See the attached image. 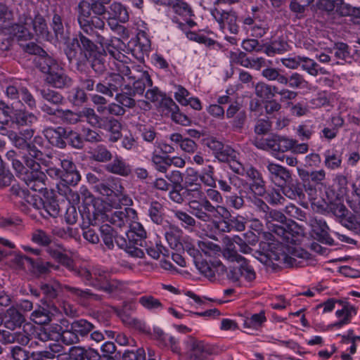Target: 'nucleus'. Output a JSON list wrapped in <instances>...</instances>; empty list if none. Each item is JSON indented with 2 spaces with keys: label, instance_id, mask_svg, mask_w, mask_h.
I'll list each match as a JSON object with an SVG mask.
<instances>
[{
  "label": "nucleus",
  "instance_id": "9d476101",
  "mask_svg": "<svg viewBox=\"0 0 360 360\" xmlns=\"http://www.w3.org/2000/svg\"><path fill=\"white\" fill-rule=\"evenodd\" d=\"M93 276L95 277L96 281H92L90 285L108 293L112 292L122 285L120 281L110 279V272L101 266H96L94 268L92 276Z\"/></svg>",
  "mask_w": 360,
  "mask_h": 360
},
{
  "label": "nucleus",
  "instance_id": "6e6552de",
  "mask_svg": "<svg viewBox=\"0 0 360 360\" xmlns=\"http://www.w3.org/2000/svg\"><path fill=\"white\" fill-rule=\"evenodd\" d=\"M266 219L269 231L281 238L283 242L288 243L291 233L285 227V216L279 211L271 210L266 214Z\"/></svg>",
  "mask_w": 360,
  "mask_h": 360
},
{
  "label": "nucleus",
  "instance_id": "b1692460",
  "mask_svg": "<svg viewBox=\"0 0 360 360\" xmlns=\"http://www.w3.org/2000/svg\"><path fill=\"white\" fill-rule=\"evenodd\" d=\"M69 352L72 360H96L100 357L98 351L91 347L72 346Z\"/></svg>",
  "mask_w": 360,
  "mask_h": 360
},
{
  "label": "nucleus",
  "instance_id": "864d4df0",
  "mask_svg": "<svg viewBox=\"0 0 360 360\" xmlns=\"http://www.w3.org/2000/svg\"><path fill=\"white\" fill-rule=\"evenodd\" d=\"M139 302L146 309L150 311H156L162 309V304L160 301L151 295L141 296L139 299Z\"/></svg>",
  "mask_w": 360,
  "mask_h": 360
},
{
  "label": "nucleus",
  "instance_id": "72a5a7b5",
  "mask_svg": "<svg viewBox=\"0 0 360 360\" xmlns=\"http://www.w3.org/2000/svg\"><path fill=\"white\" fill-rule=\"evenodd\" d=\"M301 68L304 71L313 77H316L319 74H328L325 68L320 67L313 59L305 56L302 58Z\"/></svg>",
  "mask_w": 360,
  "mask_h": 360
},
{
  "label": "nucleus",
  "instance_id": "f3484780",
  "mask_svg": "<svg viewBox=\"0 0 360 360\" xmlns=\"http://www.w3.org/2000/svg\"><path fill=\"white\" fill-rule=\"evenodd\" d=\"M137 219V213L132 208H124L121 210L110 212L106 222H110L115 226L122 228L129 226L131 220Z\"/></svg>",
  "mask_w": 360,
  "mask_h": 360
},
{
  "label": "nucleus",
  "instance_id": "bf43d9fd",
  "mask_svg": "<svg viewBox=\"0 0 360 360\" xmlns=\"http://www.w3.org/2000/svg\"><path fill=\"white\" fill-rule=\"evenodd\" d=\"M288 44L283 40H275L274 41L270 46L266 47L265 50V53L271 56L274 53H283L289 49Z\"/></svg>",
  "mask_w": 360,
  "mask_h": 360
},
{
  "label": "nucleus",
  "instance_id": "39448f33",
  "mask_svg": "<svg viewBox=\"0 0 360 360\" xmlns=\"http://www.w3.org/2000/svg\"><path fill=\"white\" fill-rule=\"evenodd\" d=\"M238 265L230 269L228 279L237 286H248L256 278V273L248 261L242 257L235 260Z\"/></svg>",
  "mask_w": 360,
  "mask_h": 360
},
{
  "label": "nucleus",
  "instance_id": "c85d7f7f",
  "mask_svg": "<svg viewBox=\"0 0 360 360\" xmlns=\"http://www.w3.org/2000/svg\"><path fill=\"white\" fill-rule=\"evenodd\" d=\"M46 81L56 88H63L71 85L72 80L64 72L60 66L58 70L51 72L46 76Z\"/></svg>",
  "mask_w": 360,
  "mask_h": 360
},
{
  "label": "nucleus",
  "instance_id": "f257e3e1",
  "mask_svg": "<svg viewBox=\"0 0 360 360\" xmlns=\"http://www.w3.org/2000/svg\"><path fill=\"white\" fill-rule=\"evenodd\" d=\"M169 198L177 204L188 201L191 214L203 222H210L214 219H229L231 217L226 207L214 205L207 199L202 185L183 188L182 190L169 193Z\"/></svg>",
  "mask_w": 360,
  "mask_h": 360
},
{
  "label": "nucleus",
  "instance_id": "37998d69",
  "mask_svg": "<svg viewBox=\"0 0 360 360\" xmlns=\"http://www.w3.org/2000/svg\"><path fill=\"white\" fill-rule=\"evenodd\" d=\"M112 158L111 152L103 145H98L91 152V158L96 162H106Z\"/></svg>",
  "mask_w": 360,
  "mask_h": 360
},
{
  "label": "nucleus",
  "instance_id": "c03bdc74",
  "mask_svg": "<svg viewBox=\"0 0 360 360\" xmlns=\"http://www.w3.org/2000/svg\"><path fill=\"white\" fill-rule=\"evenodd\" d=\"M79 52L81 46L77 37L70 39L65 42V53L70 62L75 60Z\"/></svg>",
  "mask_w": 360,
  "mask_h": 360
},
{
  "label": "nucleus",
  "instance_id": "603ef678",
  "mask_svg": "<svg viewBox=\"0 0 360 360\" xmlns=\"http://www.w3.org/2000/svg\"><path fill=\"white\" fill-rule=\"evenodd\" d=\"M172 7L174 12L179 15L184 17H191L193 15V11L191 6L186 2L181 0H171L170 5Z\"/></svg>",
  "mask_w": 360,
  "mask_h": 360
},
{
  "label": "nucleus",
  "instance_id": "9b49d317",
  "mask_svg": "<svg viewBox=\"0 0 360 360\" xmlns=\"http://www.w3.org/2000/svg\"><path fill=\"white\" fill-rule=\"evenodd\" d=\"M127 83L126 78L120 74H111L96 85V91L105 96L112 97Z\"/></svg>",
  "mask_w": 360,
  "mask_h": 360
},
{
  "label": "nucleus",
  "instance_id": "052dcab7",
  "mask_svg": "<svg viewBox=\"0 0 360 360\" xmlns=\"http://www.w3.org/2000/svg\"><path fill=\"white\" fill-rule=\"evenodd\" d=\"M32 240L37 245L48 246L51 244L52 238L42 229H36L32 233Z\"/></svg>",
  "mask_w": 360,
  "mask_h": 360
},
{
  "label": "nucleus",
  "instance_id": "3c124183",
  "mask_svg": "<svg viewBox=\"0 0 360 360\" xmlns=\"http://www.w3.org/2000/svg\"><path fill=\"white\" fill-rule=\"evenodd\" d=\"M282 187V192L285 196L287 198L296 200V199H303L304 194L302 191V189L297 185L295 184H286Z\"/></svg>",
  "mask_w": 360,
  "mask_h": 360
},
{
  "label": "nucleus",
  "instance_id": "49530a36",
  "mask_svg": "<svg viewBox=\"0 0 360 360\" xmlns=\"http://www.w3.org/2000/svg\"><path fill=\"white\" fill-rule=\"evenodd\" d=\"M174 216L180 221V224L184 229H193L196 224L195 219L187 212L178 210L173 211Z\"/></svg>",
  "mask_w": 360,
  "mask_h": 360
},
{
  "label": "nucleus",
  "instance_id": "c9c22d12",
  "mask_svg": "<svg viewBox=\"0 0 360 360\" xmlns=\"http://www.w3.org/2000/svg\"><path fill=\"white\" fill-rule=\"evenodd\" d=\"M71 330L78 337L84 338L94 328V326L85 319L74 321L71 324Z\"/></svg>",
  "mask_w": 360,
  "mask_h": 360
},
{
  "label": "nucleus",
  "instance_id": "4be33fe9",
  "mask_svg": "<svg viewBox=\"0 0 360 360\" xmlns=\"http://www.w3.org/2000/svg\"><path fill=\"white\" fill-rule=\"evenodd\" d=\"M342 309L335 312V316L339 319L338 321L331 324L329 327L340 328L345 325L350 323L352 317L356 315L355 308L347 302H342Z\"/></svg>",
  "mask_w": 360,
  "mask_h": 360
},
{
  "label": "nucleus",
  "instance_id": "cd10ccee",
  "mask_svg": "<svg viewBox=\"0 0 360 360\" xmlns=\"http://www.w3.org/2000/svg\"><path fill=\"white\" fill-rule=\"evenodd\" d=\"M106 169L110 173L122 176H127L131 172V167L120 156L116 155L113 160L107 165Z\"/></svg>",
  "mask_w": 360,
  "mask_h": 360
},
{
  "label": "nucleus",
  "instance_id": "7c9ffc66",
  "mask_svg": "<svg viewBox=\"0 0 360 360\" xmlns=\"http://www.w3.org/2000/svg\"><path fill=\"white\" fill-rule=\"evenodd\" d=\"M24 321L23 316L14 307L7 309L5 314L4 325L9 330H15Z\"/></svg>",
  "mask_w": 360,
  "mask_h": 360
},
{
  "label": "nucleus",
  "instance_id": "473e14b6",
  "mask_svg": "<svg viewBox=\"0 0 360 360\" xmlns=\"http://www.w3.org/2000/svg\"><path fill=\"white\" fill-rule=\"evenodd\" d=\"M277 136L278 135L273 134L266 138L256 137L253 139L252 143L258 149L277 152Z\"/></svg>",
  "mask_w": 360,
  "mask_h": 360
},
{
  "label": "nucleus",
  "instance_id": "a19ab883",
  "mask_svg": "<svg viewBox=\"0 0 360 360\" xmlns=\"http://www.w3.org/2000/svg\"><path fill=\"white\" fill-rule=\"evenodd\" d=\"M129 227V231L126 232L128 240H134L135 236L138 237L139 240L137 241H141V238H146V232L143 226L136 219L131 220Z\"/></svg>",
  "mask_w": 360,
  "mask_h": 360
},
{
  "label": "nucleus",
  "instance_id": "0eeeda50",
  "mask_svg": "<svg viewBox=\"0 0 360 360\" xmlns=\"http://www.w3.org/2000/svg\"><path fill=\"white\" fill-rule=\"evenodd\" d=\"M108 53L113 58V68L118 72L117 74L126 78L127 83H129V81L131 80V77H134V80H138L142 78L143 75H149L146 71L139 72L138 75L134 74L128 65L130 59L118 50L108 49Z\"/></svg>",
  "mask_w": 360,
  "mask_h": 360
},
{
  "label": "nucleus",
  "instance_id": "69168bd1",
  "mask_svg": "<svg viewBox=\"0 0 360 360\" xmlns=\"http://www.w3.org/2000/svg\"><path fill=\"white\" fill-rule=\"evenodd\" d=\"M58 117L64 122L70 124H74L81 121L80 113L75 112L70 110H63L58 111Z\"/></svg>",
  "mask_w": 360,
  "mask_h": 360
},
{
  "label": "nucleus",
  "instance_id": "09e8293b",
  "mask_svg": "<svg viewBox=\"0 0 360 360\" xmlns=\"http://www.w3.org/2000/svg\"><path fill=\"white\" fill-rule=\"evenodd\" d=\"M324 165L329 169H336L341 167L342 158L335 152L327 150L324 153Z\"/></svg>",
  "mask_w": 360,
  "mask_h": 360
},
{
  "label": "nucleus",
  "instance_id": "4c0bfd02",
  "mask_svg": "<svg viewBox=\"0 0 360 360\" xmlns=\"http://www.w3.org/2000/svg\"><path fill=\"white\" fill-rule=\"evenodd\" d=\"M11 119L18 126H27L37 121V117L34 114L22 110H16Z\"/></svg>",
  "mask_w": 360,
  "mask_h": 360
},
{
  "label": "nucleus",
  "instance_id": "13d9d810",
  "mask_svg": "<svg viewBox=\"0 0 360 360\" xmlns=\"http://www.w3.org/2000/svg\"><path fill=\"white\" fill-rule=\"evenodd\" d=\"M166 177L172 183V189L169 193L183 189L182 182L184 180V176L180 171L173 170L169 173Z\"/></svg>",
  "mask_w": 360,
  "mask_h": 360
},
{
  "label": "nucleus",
  "instance_id": "2f4dec72",
  "mask_svg": "<svg viewBox=\"0 0 360 360\" xmlns=\"http://www.w3.org/2000/svg\"><path fill=\"white\" fill-rule=\"evenodd\" d=\"M37 63L40 70L47 75L58 70L60 66L54 58L49 56L46 52L45 54L38 57Z\"/></svg>",
  "mask_w": 360,
  "mask_h": 360
},
{
  "label": "nucleus",
  "instance_id": "79ce46f5",
  "mask_svg": "<svg viewBox=\"0 0 360 360\" xmlns=\"http://www.w3.org/2000/svg\"><path fill=\"white\" fill-rule=\"evenodd\" d=\"M200 181L210 188L216 187L217 179L214 177V169L212 165H207L198 174Z\"/></svg>",
  "mask_w": 360,
  "mask_h": 360
},
{
  "label": "nucleus",
  "instance_id": "e433bc0d",
  "mask_svg": "<svg viewBox=\"0 0 360 360\" xmlns=\"http://www.w3.org/2000/svg\"><path fill=\"white\" fill-rule=\"evenodd\" d=\"M223 241L225 245V248L223 250V256L225 259L230 262H234L243 257L237 252L234 237L231 239L226 236L223 238Z\"/></svg>",
  "mask_w": 360,
  "mask_h": 360
},
{
  "label": "nucleus",
  "instance_id": "a211bd4d",
  "mask_svg": "<svg viewBox=\"0 0 360 360\" xmlns=\"http://www.w3.org/2000/svg\"><path fill=\"white\" fill-rule=\"evenodd\" d=\"M135 236L134 240H130L127 238L117 236L115 241L120 248L124 249L131 257L142 258L144 256V251L141 248L143 247L146 241V238H141V241H136L139 240Z\"/></svg>",
  "mask_w": 360,
  "mask_h": 360
},
{
  "label": "nucleus",
  "instance_id": "8fccbe9b",
  "mask_svg": "<svg viewBox=\"0 0 360 360\" xmlns=\"http://www.w3.org/2000/svg\"><path fill=\"white\" fill-rule=\"evenodd\" d=\"M343 0H319V8L328 13L335 12L340 15V8L343 6Z\"/></svg>",
  "mask_w": 360,
  "mask_h": 360
},
{
  "label": "nucleus",
  "instance_id": "ddd939ff",
  "mask_svg": "<svg viewBox=\"0 0 360 360\" xmlns=\"http://www.w3.org/2000/svg\"><path fill=\"white\" fill-rule=\"evenodd\" d=\"M266 167L269 180L276 186H283L292 181L291 172L285 167L268 161Z\"/></svg>",
  "mask_w": 360,
  "mask_h": 360
},
{
  "label": "nucleus",
  "instance_id": "4468645a",
  "mask_svg": "<svg viewBox=\"0 0 360 360\" xmlns=\"http://www.w3.org/2000/svg\"><path fill=\"white\" fill-rule=\"evenodd\" d=\"M109 186L111 191L109 201L112 207L118 208L122 205L129 206L132 203L131 199L125 193L124 188L121 185L119 179L112 177L109 179Z\"/></svg>",
  "mask_w": 360,
  "mask_h": 360
},
{
  "label": "nucleus",
  "instance_id": "680f3d73",
  "mask_svg": "<svg viewBox=\"0 0 360 360\" xmlns=\"http://www.w3.org/2000/svg\"><path fill=\"white\" fill-rule=\"evenodd\" d=\"M81 118L85 117L86 122L92 127H100L101 118L97 115L94 109L84 108L79 112Z\"/></svg>",
  "mask_w": 360,
  "mask_h": 360
},
{
  "label": "nucleus",
  "instance_id": "6ab92c4d",
  "mask_svg": "<svg viewBox=\"0 0 360 360\" xmlns=\"http://www.w3.org/2000/svg\"><path fill=\"white\" fill-rule=\"evenodd\" d=\"M85 211L90 219L91 217H93L94 224L106 222V219L110 212L106 202L100 198H95L89 206L85 207Z\"/></svg>",
  "mask_w": 360,
  "mask_h": 360
},
{
  "label": "nucleus",
  "instance_id": "6e6d98bb",
  "mask_svg": "<svg viewBox=\"0 0 360 360\" xmlns=\"http://www.w3.org/2000/svg\"><path fill=\"white\" fill-rule=\"evenodd\" d=\"M106 130L110 133L108 140L110 142H116L121 137V124L116 120H110L106 125Z\"/></svg>",
  "mask_w": 360,
  "mask_h": 360
},
{
  "label": "nucleus",
  "instance_id": "f03ea898",
  "mask_svg": "<svg viewBox=\"0 0 360 360\" xmlns=\"http://www.w3.org/2000/svg\"><path fill=\"white\" fill-rule=\"evenodd\" d=\"M266 257L278 264H285L288 266H302L310 255L302 248L292 244H285L283 242L271 243Z\"/></svg>",
  "mask_w": 360,
  "mask_h": 360
},
{
  "label": "nucleus",
  "instance_id": "7ed1b4c3",
  "mask_svg": "<svg viewBox=\"0 0 360 360\" xmlns=\"http://www.w3.org/2000/svg\"><path fill=\"white\" fill-rule=\"evenodd\" d=\"M131 79H134L131 77ZM152 86V79L149 75H143L142 78L138 80H130L129 83L124 84L121 89V92L117 93L115 100L123 107L132 108L136 105L133 98L136 95H143L146 86Z\"/></svg>",
  "mask_w": 360,
  "mask_h": 360
},
{
  "label": "nucleus",
  "instance_id": "338daca9",
  "mask_svg": "<svg viewBox=\"0 0 360 360\" xmlns=\"http://www.w3.org/2000/svg\"><path fill=\"white\" fill-rule=\"evenodd\" d=\"M198 179H200V178L198 172L193 169H187L183 180V188L195 187L197 186V185H201Z\"/></svg>",
  "mask_w": 360,
  "mask_h": 360
},
{
  "label": "nucleus",
  "instance_id": "ea45409f",
  "mask_svg": "<svg viewBox=\"0 0 360 360\" xmlns=\"http://www.w3.org/2000/svg\"><path fill=\"white\" fill-rule=\"evenodd\" d=\"M132 309L131 304H126L122 309L117 311V315L122 322L127 325L141 328L143 323L141 321L132 317L129 311Z\"/></svg>",
  "mask_w": 360,
  "mask_h": 360
},
{
  "label": "nucleus",
  "instance_id": "0e129e2a",
  "mask_svg": "<svg viewBox=\"0 0 360 360\" xmlns=\"http://www.w3.org/2000/svg\"><path fill=\"white\" fill-rule=\"evenodd\" d=\"M64 139H67L70 144L77 149L84 146V141L81 136L76 131L65 129V135Z\"/></svg>",
  "mask_w": 360,
  "mask_h": 360
},
{
  "label": "nucleus",
  "instance_id": "4d7b16f0",
  "mask_svg": "<svg viewBox=\"0 0 360 360\" xmlns=\"http://www.w3.org/2000/svg\"><path fill=\"white\" fill-rule=\"evenodd\" d=\"M33 29L36 34L43 39L47 38L49 35L48 27L43 17L37 15L32 20Z\"/></svg>",
  "mask_w": 360,
  "mask_h": 360
},
{
  "label": "nucleus",
  "instance_id": "2eb2a0df",
  "mask_svg": "<svg viewBox=\"0 0 360 360\" xmlns=\"http://www.w3.org/2000/svg\"><path fill=\"white\" fill-rule=\"evenodd\" d=\"M331 210L333 214L340 219V223L344 226L360 235V215H348V210L345 205L341 204L334 205Z\"/></svg>",
  "mask_w": 360,
  "mask_h": 360
},
{
  "label": "nucleus",
  "instance_id": "bb28decb",
  "mask_svg": "<svg viewBox=\"0 0 360 360\" xmlns=\"http://www.w3.org/2000/svg\"><path fill=\"white\" fill-rule=\"evenodd\" d=\"M43 133L51 145L60 148L65 146V142L64 141L65 128L61 127H58L57 128L48 127L44 130Z\"/></svg>",
  "mask_w": 360,
  "mask_h": 360
},
{
  "label": "nucleus",
  "instance_id": "5701e85b",
  "mask_svg": "<svg viewBox=\"0 0 360 360\" xmlns=\"http://www.w3.org/2000/svg\"><path fill=\"white\" fill-rule=\"evenodd\" d=\"M45 179L46 175L43 172H37V173L27 172L22 177L27 188L33 191L40 193L46 189Z\"/></svg>",
  "mask_w": 360,
  "mask_h": 360
},
{
  "label": "nucleus",
  "instance_id": "1a4fd4ad",
  "mask_svg": "<svg viewBox=\"0 0 360 360\" xmlns=\"http://www.w3.org/2000/svg\"><path fill=\"white\" fill-rule=\"evenodd\" d=\"M184 344L191 360H205L215 352L212 345L191 336L186 338Z\"/></svg>",
  "mask_w": 360,
  "mask_h": 360
},
{
  "label": "nucleus",
  "instance_id": "f8f14e48",
  "mask_svg": "<svg viewBox=\"0 0 360 360\" xmlns=\"http://www.w3.org/2000/svg\"><path fill=\"white\" fill-rule=\"evenodd\" d=\"M212 15L219 23V27L223 32L227 30L232 34L238 33L237 16L233 11L214 8L212 11Z\"/></svg>",
  "mask_w": 360,
  "mask_h": 360
},
{
  "label": "nucleus",
  "instance_id": "f704fd0d",
  "mask_svg": "<svg viewBox=\"0 0 360 360\" xmlns=\"http://www.w3.org/2000/svg\"><path fill=\"white\" fill-rule=\"evenodd\" d=\"M276 86L264 82H258L255 85V94L262 101H267L275 96Z\"/></svg>",
  "mask_w": 360,
  "mask_h": 360
},
{
  "label": "nucleus",
  "instance_id": "a18cd8bd",
  "mask_svg": "<svg viewBox=\"0 0 360 360\" xmlns=\"http://www.w3.org/2000/svg\"><path fill=\"white\" fill-rule=\"evenodd\" d=\"M163 207L156 200L152 201L148 208V214L150 219L157 224H161L163 221Z\"/></svg>",
  "mask_w": 360,
  "mask_h": 360
},
{
  "label": "nucleus",
  "instance_id": "de8ad7c7",
  "mask_svg": "<svg viewBox=\"0 0 360 360\" xmlns=\"http://www.w3.org/2000/svg\"><path fill=\"white\" fill-rule=\"evenodd\" d=\"M198 247L199 250L203 252L205 255L210 257L214 256L221 251V248L218 245L207 239L198 240Z\"/></svg>",
  "mask_w": 360,
  "mask_h": 360
},
{
  "label": "nucleus",
  "instance_id": "aec40b11",
  "mask_svg": "<svg viewBox=\"0 0 360 360\" xmlns=\"http://www.w3.org/2000/svg\"><path fill=\"white\" fill-rule=\"evenodd\" d=\"M195 264L198 271L210 279L214 278L216 274L226 271V266L219 260L211 263L203 259L195 260Z\"/></svg>",
  "mask_w": 360,
  "mask_h": 360
},
{
  "label": "nucleus",
  "instance_id": "c756f323",
  "mask_svg": "<svg viewBox=\"0 0 360 360\" xmlns=\"http://www.w3.org/2000/svg\"><path fill=\"white\" fill-rule=\"evenodd\" d=\"M244 175H246L252 181L251 188L258 195H262L265 191V182L262 178L261 173L254 168L249 167L245 169Z\"/></svg>",
  "mask_w": 360,
  "mask_h": 360
},
{
  "label": "nucleus",
  "instance_id": "393cba45",
  "mask_svg": "<svg viewBox=\"0 0 360 360\" xmlns=\"http://www.w3.org/2000/svg\"><path fill=\"white\" fill-rule=\"evenodd\" d=\"M266 321L265 313L264 311H261L259 313L246 316L243 319V327L246 330V333H252L259 330Z\"/></svg>",
  "mask_w": 360,
  "mask_h": 360
},
{
  "label": "nucleus",
  "instance_id": "e2e57ef3",
  "mask_svg": "<svg viewBox=\"0 0 360 360\" xmlns=\"http://www.w3.org/2000/svg\"><path fill=\"white\" fill-rule=\"evenodd\" d=\"M152 164L154 168L162 173H165L169 168L168 156L163 157L162 155L153 153L151 158Z\"/></svg>",
  "mask_w": 360,
  "mask_h": 360
},
{
  "label": "nucleus",
  "instance_id": "5fc2aeb1",
  "mask_svg": "<svg viewBox=\"0 0 360 360\" xmlns=\"http://www.w3.org/2000/svg\"><path fill=\"white\" fill-rule=\"evenodd\" d=\"M59 268L58 265H55L49 262H34L33 265L30 266V270L37 274H46L51 271V269L57 270Z\"/></svg>",
  "mask_w": 360,
  "mask_h": 360
},
{
  "label": "nucleus",
  "instance_id": "774afa93",
  "mask_svg": "<svg viewBox=\"0 0 360 360\" xmlns=\"http://www.w3.org/2000/svg\"><path fill=\"white\" fill-rule=\"evenodd\" d=\"M333 50L337 58L347 60L350 57V51L349 46L343 42H338L334 44Z\"/></svg>",
  "mask_w": 360,
  "mask_h": 360
},
{
  "label": "nucleus",
  "instance_id": "dca6fc26",
  "mask_svg": "<svg viewBox=\"0 0 360 360\" xmlns=\"http://www.w3.org/2000/svg\"><path fill=\"white\" fill-rule=\"evenodd\" d=\"M205 146L209 148L214 157L220 162L229 161L236 158L237 153L231 148L224 146L221 141L215 139H207L205 141Z\"/></svg>",
  "mask_w": 360,
  "mask_h": 360
},
{
  "label": "nucleus",
  "instance_id": "58836bf2",
  "mask_svg": "<svg viewBox=\"0 0 360 360\" xmlns=\"http://www.w3.org/2000/svg\"><path fill=\"white\" fill-rule=\"evenodd\" d=\"M311 226L313 231L318 236L322 237L326 241L330 244V240H333L328 236L329 228L326 221L322 219H314L311 220Z\"/></svg>",
  "mask_w": 360,
  "mask_h": 360
},
{
  "label": "nucleus",
  "instance_id": "423d86ee",
  "mask_svg": "<svg viewBox=\"0 0 360 360\" xmlns=\"http://www.w3.org/2000/svg\"><path fill=\"white\" fill-rule=\"evenodd\" d=\"M78 22L84 32L93 36L94 28L103 30L105 27V22L100 15H92L89 4L81 2L79 4Z\"/></svg>",
  "mask_w": 360,
  "mask_h": 360
},
{
  "label": "nucleus",
  "instance_id": "20e7f679",
  "mask_svg": "<svg viewBox=\"0 0 360 360\" xmlns=\"http://www.w3.org/2000/svg\"><path fill=\"white\" fill-rule=\"evenodd\" d=\"M40 289L49 298H55L60 290H66L72 295L79 298L82 301L101 300V295L93 292L89 289L84 290L68 285H61L56 281H53L51 283H41Z\"/></svg>",
  "mask_w": 360,
  "mask_h": 360
},
{
  "label": "nucleus",
  "instance_id": "a878e982",
  "mask_svg": "<svg viewBox=\"0 0 360 360\" xmlns=\"http://www.w3.org/2000/svg\"><path fill=\"white\" fill-rule=\"evenodd\" d=\"M105 13H107L110 18L117 19L120 23H126L129 20L128 8L119 1H113L111 3Z\"/></svg>",
  "mask_w": 360,
  "mask_h": 360
},
{
  "label": "nucleus",
  "instance_id": "412c9836",
  "mask_svg": "<svg viewBox=\"0 0 360 360\" xmlns=\"http://www.w3.org/2000/svg\"><path fill=\"white\" fill-rule=\"evenodd\" d=\"M60 315L58 309L56 307H51L49 309L39 307L30 315V319L37 324L43 325L56 320Z\"/></svg>",
  "mask_w": 360,
  "mask_h": 360
}]
</instances>
